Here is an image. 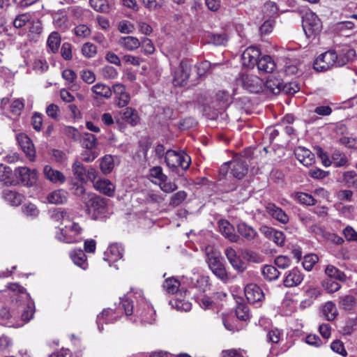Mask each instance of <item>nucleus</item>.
<instances>
[{
	"label": "nucleus",
	"mask_w": 357,
	"mask_h": 357,
	"mask_svg": "<svg viewBox=\"0 0 357 357\" xmlns=\"http://www.w3.org/2000/svg\"><path fill=\"white\" fill-rule=\"evenodd\" d=\"M11 288L20 293V296L16 298L17 308L12 309L11 311L6 307L1 308L0 317L2 324L6 326L20 327L33 318L35 312L34 303L24 287L17 284H13Z\"/></svg>",
	"instance_id": "1"
},
{
	"label": "nucleus",
	"mask_w": 357,
	"mask_h": 357,
	"mask_svg": "<svg viewBox=\"0 0 357 357\" xmlns=\"http://www.w3.org/2000/svg\"><path fill=\"white\" fill-rule=\"evenodd\" d=\"M318 257L316 255H307L305 256L303 261V268L310 271L312 269L314 264L318 261Z\"/></svg>",
	"instance_id": "57"
},
{
	"label": "nucleus",
	"mask_w": 357,
	"mask_h": 357,
	"mask_svg": "<svg viewBox=\"0 0 357 357\" xmlns=\"http://www.w3.org/2000/svg\"><path fill=\"white\" fill-rule=\"evenodd\" d=\"M295 155L301 164L307 167L312 165L315 160L314 153L309 149L302 146L296 149Z\"/></svg>",
	"instance_id": "23"
},
{
	"label": "nucleus",
	"mask_w": 357,
	"mask_h": 357,
	"mask_svg": "<svg viewBox=\"0 0 357 357\" xmlns=\"http://www.w3.org/2000/svg\"><path fill=\"white\" fill-rule=\"evenodd\" d=\"M283 84L284 83L281 79L271 75L268 76L266 83H264V88H266L270 92L277 94L282 91Z\"/></svg>",
	"instance_id": "27"
},
{
	"label": "nucleus",
	"mask_w": 357,
	"mask_h": 357,
	"mask_svg": "<svg viewBox=\"0 0 357 357\" xmlns=\"http://www.w3.org/2000/svg\"><path fill=\"white\" fill-rule=\"evenodd\" d=\"M2 197L10 205L17 206L23 201L24 196L15 191L5 190L2 192Z\"/></svg>",
	"instance_id": "31"
},
{
	"label": "nucleus",
	"mask_w": 357,
	"mask_h": 357,
	"mask_svg": "<svg viewBox=\"0 0 357 357\" xmlns=\"http://www.w3.org/2000/svg\"><path fill=\"white\" fill-rule=\"evenodd\" d=\"M16 178L23 184L26 185H33L38 179V172L36 169H30L26 167H20L15 170Z\"/></svg>",
	"instance_id": "12"
},
{
	"label": "nucleus",
	"mask_w": 357,
	"mask_h": 357,
	"mask_svg": "<svg viewBox=\"0 0 357 357\" xmlns=\"http://www.w3.org/2000/svg\"><path fill=\"white\" fill-rule=\"evenodd\" d=\"M33 68L37 73L41 74L48 70L49 65L44 59H36L33 62Z\"/></svg>",
	"instance_id": "61"
},
{
	"label": "nucleus",
	"mask_w": 357,
	"mask_h": 357,
	"mask_svg": "<svg viewBox=\"0 0 357 357\" xmlns=\"http://www.w3.org/2000/svg\"><path fill=\"white\" fill-rule=\"evenodd\" d=\"M91 6L97 11L106 13L109 11L107 0H89Z\"/></svg>",
	"instance_id": "55"
},
{
	"label": "nucleus",
	"mask_w": 357,
	"mask_h": 357,
	"mask_svg": "<svg viewBox=\"0 0 357 357\" xmlns=\"http://www.w3.org/2000/svg\"><path fill=\"white\" fill-rule=\"evenodd\" d=\"M53 22L56 28L65 30L68 27V17L63 13H55L53 16Z\"/></svg>",
	"instance_id": "45"
},
{
	"label": "nucleus",
	"mask_w": 357,
	"mask_h": 357,
	"mask_svg": "<svg viewBox=\"0 0 357 357\" xmlns=\"http://www.w3.org/2000/svg\"><path fill=\"white\" fill-rule=\"evenodd\" d=\"M266 210L272 218L279 221L282 224H286L288 222L289 216L281 208L277 206L275 204H267L266 206Z\"/></svg>",
	"instance_id": "24"
},
{
	"label": "nucleus",
	"mask_w": 357,
	"mask_h": 357,
	"mask_svg": "<svg viewBox=\"0 0 357 357\" xmlns=\"http://www.w3.org/2000/svg\"><path fill=\"white\" fill-rule=\"evenodd\" d=\"M207 262L211 271L224 284L229 282V276L219 254L213 253L211 255H208Z\"/></svg>",
	"instance_id": "8"
},
{
	"label": "nucleus",
	"mask_w": 357,
	"mask_h": 357,
	"mask_svg": "<svg viewBox=\"0 0 357 357\" xmlns=\"http://www.w3.org/2000/svg\"><path fill=\"white\" fill-rule=\"evenodd\" d=\"M180 286L181 282L174 277L167 278L162 284L164 290L167 293L172 294L178 291Z\"/></svg>",
	"instance_id": "38"
},
{
	"label": "nucleus",
	"mask_w": 357,
	"mask_h": 357,
	"mask_svg": "<svg viewBox=\"0 0 357 357\" xmlns=\"http://www.w3.org/2000/svg\"><path fill=\"white\" fill-rule=\"evenodd\" d=\"M356 57V51L354 49H347L345 52L338 54L337 66H342L349 61H353Z\"/></svg>",
	"instance_id": "44"
},
{
	"label": "nucleus",
	"mask_w": 357,
	"mask_h": 357,
	"mask_svg": "<svg viewBox=\"0 0 357 357\" xmlns=\"http://www.w3.org/2000/svg\"><path fill=\"white\" fill-rule=\"evenodd\" d=\"M186 197L187 193L185 191H178L171 197L169 200V205L174 207L178 206L183 203Z\"/></svg>",
	"instance_id": "51"
},
{
	"label": "nucleus",
	"mask_w": 357,
	"mask_h": 357,
	"mask_svg": "<svg viewBox=\"0 0 357 357\" xmlns=\"http://www.w3.org/2000/svg\"><path fill=\"white\" fill-rule=\"evenodd\" d=\"M240 82L243 87L250 93H260L264 89L263 79L255 75L243 74L241 76Z\"/></svg>",
	"instance_id": "10"
},
{
	"label": "nucleus",
	"mask_w": 357,
	"mask_h": 357,
	"mask_svg": "<svg viewBox=\"0 0 357 357\" xmlns=\"http://www.w3.org/2000/svg\"><path fill=\"white\" fill-rule=\"evenodd\" d=\"M62 77L66 81L68 87L72 91H77L79 85L76 84L77 75L71 69H65L62 72Z\"/></svg>",
	"instance_id": "35"
},
{
	"label": "nucleus",
	"mask_w": 357,
	"mask_h": 357,
	"mask_svg": "<svg viewBox=\"0 0 357 357\" xmlns=\"http://www.w3.org/2000/svg\"><path fill=\"white\" fill-rule=\"evenodd\" d=\"M171 303L178 311L188 312L192 307V304L190 302L178 298L171 301Z\"/></svg>",
	"instance_id": "50"
},
{
	"label": "nucleus",
	"mask_w": 357,
	"mask_h": 357,
	"mask_svg": "<svg viewBox=\"0 0 357 357\" xmlns=\"http://www.w3.org/2000/svg\"><path fill=\"white\" fill-rule=\"evenodd\" d=\"M236 314L240 320L246 321L250 317L249 307L245 304H238L236 307Z\"/></svg>",
	"instance_id": "52"
},
{
	"label": "nucleus",
	"mask_w": 357,
	"mask_h": 357,
	"mask_svg": "<svg viewBox=\"0 0 357 357\" xmlns=\"http://www.w3.org/2000/svg\"><path fill=\"white\" fill-rule=\"evenodd\" d=\"M245 351L237 349H228L222 351V357H245Z\"/></svg>",
	"instance_id": "64"
},
{
	"label": "nucleus",
	"mask_w": 357,
	"mask_h": 357,
	"mask_svg": "<svg viewBox=\"0 0 357 357\" xmlns=\"http://www.w3.org/2000/svg\"><path fill=\"white\" fill-rule=\"evenodd\" d=\"M338 54L334 50H329L320 54L314 61V68L317 71H326L337 66Z\"/></svg>",
	"instance_id": "7"
},
{
	"label": "nucleus",
	"mask_w": 357,
	"mask_h": 357,
	"mask_svg": "<svg viewBox=\"0 0 357 357\" xmlns=\"http://www.w3.org/2000/svg\"><path fill=\"white\" fill-rule=\"evenodd\" d=\"M82 52L85 57L92 58L97 53L96 46L91 43H86L82 47Z\"/></svg>",
	"instance_id": "58"
},
{
	"label": "nucleus",
	"mask_w": 357,
	"mask_h": 357,
	"mask_svg": "<svg viewBox=\"0 0 357 357\" xmlns=\"http://www.w3.org/2000/svg\"><path fill=\"white\" fill-rule=\"evenodd\" d=\"M71 218V214L66 210L56 208L50 212V218L64 225Z\"/></svg>",
	"instance_id": "32"
},
{
	"label": "nucleus",
	"mask_w": 357,
	"mask_h": 357,
	"mask_svg": "<svg viewBox=\"0 0 357 357\" xmlns=\"http://www.w3.org/2000/svg\"><path fill=\"white\" fill-rule=\"evenodd\" d=\"M43 174L46 179L54 184H63L66 182V178L64 174L50 165H45L43 168Z\"/></svg>",
	"instance_id": "21"
},
{
	"label": "nucleus",
	"mask_w": 357,
	"mask_h": 357,
	"mask_svg": "<svg viewBox=\"0 0 357 357\" xmlns=\"http://www.w3.org/2000/svg\"><path fill=\"white\" fill-rule=\"evenodd\" d=\"M72 171L75 178L82 183H86L88 181H94L98 175L97 170L89 167L86 169L79 161L75 160L72 165Z\"/></svg>",
	"instance_id": "9"
},
{
	"label": "nucleus",
	"mask_w": 357,
	"mask_h": 357,
	"mask_svg": "<svg viewBox=\"0 0 357 357\" xmlns=\"http://www.w3.org/2000/svg\"><path fill=\"white\" fill-rule=\"evenodd\" d=\"M257 66L259 71L267 73H273L276 66L272 57L268 55L263 56L259 59Z\"/></svg>",
	"instance_id": "30"
},
{
	"label": "nucleus",
	"mask_w": 357,
	"mask_h": 357,
	"mask_svg": "<svg viewBox=\"0 0 357 357\" xmlns=\"http://www.w3.org/2000/svg\"><path fill=\"white\" fill-rule=\"evenodd\" d=\"M245 296L250 303H257L261 302L264 297V293L261 289L256 284H248L244 289Z\"/></svg>",
	"instance_id": "15"
},
{
	"label": "nucleus",
	"mask_w": 357,
	"mask_h": 357,
	"mask_svg": "<svg viewBox=\"0 0 357 357\" xmlns=\"http://www.w3.org/2000/svg\"><path fill=\"white\" fill-rule=\"evenodd\" d=\"M137 307L136 314L140 317L141 321L144 324H153L155 320V311L152 305L144 298L142 291L136 292Z\"/></svg>",
	"instance_id": "4"
},
{
	"label": "nucleus",
	"mask_w": 357,
	"mask_h": 357,
	"mask_svg": "<svg viewBox=\"0 0 357 357\" xmlns=\"http://www.w3.org/2000/svg\"><path fill=\"white\" fill-rule=\"evenodd\" d=\"M191 66L192 63L188 60L181 61L174 74L173 84L175 86H183L186 84L190 75Z\"/></svg>",
	"instance_id": "11"
},
{
	"label": "nucleus",
	"mask_w": 357,
	"mask_h": 357,
	"mask_svg": "<svg viewBox=\"0 0 357 357\" xmlns=\"http://www.w3.org/2000/svg\"><path fill=\"white\" fill-rule=\"evenodd\" d=\"M93 181L94 188L108 197H113L115 193V185L107 178H100Z\"/></svg>",
	"instance_id": "20"
},
{
	"label": "nucleus",
	"mask_w": 357,
	"mask_h": 357,
	"mask_svg": "<svg viewBox=\"0 0 357 357\" xmlns=\"http://www.w3.org/2000/svg\"><path fill=\"white\" fill-rule=\"evenodd\" d=\"M124 249L121 244L112 243L104 252V260L109 264L115 262L123 257Z\"/></svg>",
	"instance_id": "19"
},
{
	"label": "nucleus",
	"mask_w": 357,
	"mask_h": 357,
	"mask_svg": "<svg viewBox=\"0 0 357 357\" xmlns=\"http://www.w3.org/2000/svg\"><path fill=\"white\" fill-rule=\"evenodd\" d=\"M165 162L169 168L181 167L185 170L188 169L190 162V157L183 151L168 150L165 153Z\"/></svg>",
	"instance_id": "6"
},
{
	"label": "nucleus",
	"mask_w": 357,
	"mask_h": 357,
	"mask_svg": "<svg viewBox=\"0 0 357 357\" xmlns=\"http://www.w3.org/2000/svg\"><path fill=\"white\" fill-rule=\"evenodd\" d=\"M123 119L132 126L136 125L139 121L137 111L131 107H127L125 109L123 114Z\"/></svg>",
	"instance_id": "43"
},
{
	"label": "nucleus",
	"mask_w": 357,
	"mask_h": 357,
	"mask_svg": "<svg viewBox=\"0 0 357 357\" xmlns=\"http://www.w3.org/2000/svg\"><path fill=\"white\" fill-rule=\"evenodd\" d=\"M284 73L289 76L298 75L301 74V70L296 63L289 61L285 64Z\"/></svg>",
	"instance_id": "54"
},
{
	"label": "nucleus",
	"mask_w": 357,
	"mask_h": 357,
	"mask_svg": "<svg viewBox=\"0 0 357 357\" xmlns=\"http://www.w3.org/2000/svg\"><path fill=\"white\" fill-rule=\"evenodd\" d=\"M31 20V15L29 13L20 14L13 20V26L17 29H20L25 26L26 23Z\"/></svg>",
	"instance_id": "49"
},
{
	"label": "nucleus",
	"mask_w": 357,
	"mask_h": 357,
	"mask_svg": "<svg viewBox=\"0 0 357 357\" xmlns=\"http://www.w3.org/2000/svg\"><path fill=\"white\" fill-rule=\"evenodd\" d=\"M263 275L268 280H276L280 275L277 268L272 265H266L262 268Z\"/></svg>",
	"instance_id": "47"
},
{
	"label": "nucleus",
	"mask_w": 357,
	"mask_h": 357,
	"mask_svg": "<svg viewBox=\"0 0 357 357\" xmlns=\"http://www.w3.org/2000/svg\"><path fill=\"white\" fill-rule=\"evenodd\" d=\"M347 157L338 151H335L331 155V165L335 167H343L347 164Z\"/></svg>",
	"instance_id": "48"
},
{
	"label": "nucleus",
	"mask_w": 357,
	"mask_h": 357,
	"mask_svg": "<svg viewBox=\"0 0 357 357\" xmlns=\"http://www.w3.org/2000/svg\"><path fill=\"white\" fill-rule=\"evenodd\" d=\"M115 312L111 309H105L97 316V324L100 331L103 330L104 324L114 323L117 320Z\"/></svg>",
	"instance_id": "25"
},
{
	"label": "nucleus",
	"mask_w": 357,
	"mask_h": 357,
	"mask_svg": "<svg viewBox=\"0 0 357 357\" xmlns=\"http://www.w3.org/2000/svg\"><path fill=\"white\" fill-rule=\"evenodd\" d=\"M82 144L86 149H94L98 146L96 137L91 133L84 132L82 136Z\"/></svg>",
	"instance_id": "40"
},
{
	"label": "nucleus",
	"mask_w": 357,
	"mask_h": 357,
	"mask_svg": "<svg viewBox=\"0 0 357 357\" xmlns=\"http://www.w3.org/2000/svg\"><path fill=\"white\" fill-rule=\"evenodd\" d=\"M322 312L327 320L332 321L336 317L337 310L333 302L328 301L323 306Z\"/></svg>",
	"instance_id": "41"
},
{
	"label": "nucleus",
	"mask_w": 357,
	"mask_h": 357,
	"mask_svg": "<svg viewBox=\"0 0 357 357\" xmlns=\"http://www.w3.org/2000/svg\"><path fill=\"white\" fill-rule=\"evenodd\" d=\"M101 75L106 79H114L118 76V71L111 66H105L101 69Z\"/></svg>",
	"instance_id": "53"
},
{
	"label": "nucleus",
	"mask_w": 357,
	"mask_h": 357,
	"mask_svg": "<svg viewBox=\"0 0 357 357\" xmlns=\"http://www.w3.org/2000/svg\"><path fill=\"white\" fill-rule=\"evenodd\" d=\"M22 210L24 214L27 216L36 217L39 214V211L36 206L31 203L24 204Z\"/></svg>",
	"instance_id": "63"
},
{
	"label": "nucleus",
	"mask_w": 357,
	"mask_h": 357,
	"mask_svg": "<svg viewBox=\"0 0 357 357\" xmlns=\"http://www.w3.org/2000/svg\"><path fill=\"white\" fill-rule=\"evenodd\" d=\"M228 38L226 33H213L210 37V41L215 45H225L227 42Z\"/></svg>",
	"instance_id": "59"
},
{
	"label": "nucleus",
	"mask_w": 357,
	"mask_h": 357,
	"mask_svg": "<svg viewBox=\"0 0 357 357\" xmlns=\"http://www.w3.org/2000/svg\"><path fill=\"white\" fill-rule=\"evenodd\" d=\"M112 93L114 96L116 105L119 107L127 106L130 100V96L126 91V86L121 83L112 86Z\"/></svg>",
	"instance_id": "13"
},
{
	"label": "nucleus",
	"mask_w": 357,
	"mask_h": 357,
	"mask_svg": "<svg viewBox=\"0 0 357 357\" xmlns=\"http://www.w3.org/2000/svg\"><path fill=\"white\" fill-rule=\"evenodd\" d=\"M92 91L98 96L109 98L112 94V89L106 84L97 83L92 86Z\"/></svg>",
	"instance_id": "37"
},
{
	"label": "nucleus",
	"mask_w": 357,
	"mask_h": 357,
	"mask_svg": "<svg viewBox=\"0 0 357 357\" xmlns=\"http://www.w3.org/2000/svg\"><path fill=\"white\" fill-rule=\"evenodd\" d=\"M302 26L306 36L313 38L321 31L322 22L315 13L308 10L302 17Z\"/></svg>",
	"instance_id": "3"
},
{
	"label": "nucleus",
	"mask_w": 357,
	"mask_h": 357,
	"mask_svg": "<svg viewBox=\"0 0 357 357\" xmlns=\"http://www.w3.org/2000/svg\"><path fill=\"white\" fill-rule=\"evenodd\" d=\"M237 228L238 233L248 241H252L257 236V231L244 222L239 223Z\"/></svg>",
	"instance_id": "36"
},
{
	"label": "nucleus",
	"mask_w": 357,
	"mask_h": 357,
	"mask_svg": "<svg viewBox=\"0 0 357 357\" xmlns=\"http://www.w3.org/2000/svg\"><path fill=\"white\" fill-rule=\"evenodd\" d=\"M118 43L128 51H134L141 46L139 40L134 36L121 37Z\"/></svg>",
	"instance_id": "29"
},
{
	"label": "nucleus",
	"mask_w": 357,
	"mask_h": 357,
	"mask_svg": "<svg viewBox=\"0 0 357 357\" xmlns=\"http://www.w3.org/2000/svg\"><path fill=\"white\" fill-rule=\"evenodd\" d=\"M218 224L220 231L226 238H227L231 242H238L239 236L234 233V227L228 221L222 220L219 221Z\"/></svg>",
	"instance_id": "26"
},
{
	"label": "nucleus",
	"mask_w": 357,
	"mask_h": 357,
	"mask_svg": "<svg viewBox=\"0 0 357 357\" xmlns=\"http://www.w3.org/2000/svg\"><path fill=\"white\" fill-rule=\"evenodd\" d=\"M68 192L62 189L54 190L50 192L47 199L50 204H62L67 202Z\"/></svg>",
	"instance_id": "28"
},
{
	"label": "nucleus",
	"mask_w": 357,
	"mask_h": 357,
	"mask_svg": "<svg viewBox=\"0 0 357 357\" xmlns=\"http://www.w3.org/2000/svg\"><path fill=\"white\" fill-rule=\"evenodd\" d=\"M323 286L328 293H333L340 289L339 282L333 280V279H327L324 281Z\"/></svg>",
	"instance_id": "62"
},
{
	"label": "nucleus",
	"mask_w": 357,
	"mask_h": 357,
	"mask_svg": "<svg viewBox=\"0 0 357 357\" xmlns=\"http://www.w3.org/2000/svg\"><path fill=\"white\" fill-rule=\"evenodd\" d=\"M114 167V159L112 155H107L102 158L100 168L105 174L110 173Z\"/></svg>",
	"instance_id": "42"
},
{
	"label": "nucleus",
	"mask_w": 357,
	"mask_h": 357,
	"mask_svg": "<svg viewBox=\"0 0 357 357\" xmlns=\"http://www.w3.org/2000/svg\"><path fill=\"white\" fill-rule=\"evenodd\" d=\"M325 273L329 277L328 279H335L339 281H345L347 279L346 275L342 271L332 265L326 266Z\"/></svg>",
	"instance_id": "39"
},
{
	"label": "nucleus",
	"mask_w": 357,
	"mask_h": 357,
	"mask_svg": "<svg viewBox=\"0 0 357 357\" xmlns=\"http://www.w3.org/2000/svg\"><path fill=\"white\" fill-rule=\"evenodd\" d=\"M12 170L9 167L0 165V181H3L5 184H12L13 181H10Z\"/></svg>",
	"instance_id": "56"
},
{
	"label": "nucleus",
	"mask_w": 357,
	"mask_h": 357,
	"mask_svg": "<svg viewBox=\"0 0 357 357\" xmlns=\"http://www.w3.org/2000/svg\"><path fill=\"white\" fill-rule=\"evenodd\" d=\"M343 178L349 187L357 188V174L354 171L345 172Z\"/></svg>",
	"instance_id": "60"
},
{
	"label": "nucleus",
	"mask_w": 357,
	"mask_h": 357,
	"mask_svg": "<svg viewBox=\"0 0 357 357\" xmlns=\"http://www.w3.org/2000/svg\"><path fill=\"white\" fill-rule=\"evenodd\" d=\"M225 254L234 270L238 272H243L245 270L246 266L245 263L242 261L241 257L237 255L236 250L233 248H227L225 250Z\"/></svg>",
	"instance_id": "18"
},
{
	"label": "nucleus",
	"mask_w": 357,
	"mask_h": 357,
	"mask_svg": "<svg viewBox=\"0 0 357 357\" xmlns=\"http://www.w3.org/2000/svg\"><path fill=\"white\" fill-rule=\"evenodd\" d=\"M70 257L73 261V263L82 268L84 270H86L88 268V263L86 261V256L84 252L82 250H75L70 253Z\"/></svg>",
	"instance_id": "34"
},
{
	"label": "nucleus",
	"mask_w": 357,
	"mask_h": 357,
	"mask_svg": "<svg viewBox=\"0 0 357 357\" xmlns=\"http://www.w3.org/2000/svg\"><path fill=\"white\" fill-rule=\"evenodd\" d=\"M89 200L86 202L87 211L93 219L96 220L104 216L107 211V199L93 194L87 195ZM83 199L86 200L85 195Z\"/></svg>",
	"instance_id": "5"
},
{
	"label": "nucleus",
	"mask_w": 357,
	"mask_h": 357,
	"mask_svg": "<svg viewBox=\"0 0 357 357\" xmlns=\"http://www.w3.org/2000/svg\"><path fill=\"white\" fill-rule=\"evenodd\" d=\"M83 233L84 228L78 222H75L71 217L69 222H67L63 227L56 233L55 237L61 242L75 243L82 241Z\"/></svg>",
	"instance_id": "2"
},
{
	"label": "nucleus",
	"mask_w": 357,
	"mask_h": 357,
	"mask_svg": "<svg viewBox=\"0 0 357 357\" xmlns=\"http://www.w3.org/2000/svg\"><path fill=\"white\" fill-rule=\"evenodd\" d=\"M229 166L232 175L238 179L243 178L248 172V165L245 160L235 159L229 162Z\"/></svg>",
	"instance_id": "22"
},
{
	"label": "nucleus",
	"mask_w": 357,
	"mask_h": 357,
	"mask_svg": "<svg viewBox=\"0 0 357 357\" xmlns=\"http://www.w3.org/2000/svg\"><path fill=\"white\" fill-rule=\"evenodd\" d=\"M61 45V36L58 32H52L47 40V51L52 53H56Z\"/></svg>",
	"instance_id": "33"
},
{
	"label": "nucleus",
	"mask_w": 357,
	"mask_h": 357,
	"mask_svg": "<svg viewBox=\"0 0 357 357\" xmlns=\"http://www.w3.org/2000/svg\"><path fill=\"white\" fill-rule=\"evenodd\" d=\"M295 198L299 203L304 205L313 206L316 204V200L312 195L305 192H296L295 194Z\"/></svg>",
	"instance_id": "46"
},
{
	"label": "nucleus",
	"mask_w": 357,
	"mask_h": 357,
	"mask_svg": "<svg viewBox=\"0 0 357 357\" xmlns=\"http://www.w3.org/2000/svg\"><path fill=\"white\" fill-rule=\"evenodd\" d=\"M261 53L258 48L249 47L242 54V62L245 66L253 68L257 64Z\"/></svg>",
	"instance_id": "16"
},
{
	"label": "nucleus",
	"mask_w": 357,
	"mask_h": 357,
	"mask_svg": "<svg viewBox=\"0 0 357 357\" xmlns=\"http://www.w3.org/2000/svg\"><path fill=\"white\" fill-rule=\"evenodd\" d=\"M17 140L26 155L31 161H33L35 159L36 151L30 138L26 135L21 133L17 135Z\"/></svg>",
	"instance_id": "17"
},
{
	"label": "nucleus",
	"mask_w": 357,
	"mask_h": 357,
	"mask_svg": "<svg viewBox=\"0 0 357 357\" xmlns=\"http://www.w3.org/2000/svg\"><path fill=\"white\" fill-rule=\"evenodd\" d=\"M304 279V275L301 271L294 267L286 272L283 284L286 287H293L298 286Z\"/></svg>",
	"instance_id": "14"
}]
</instances>
